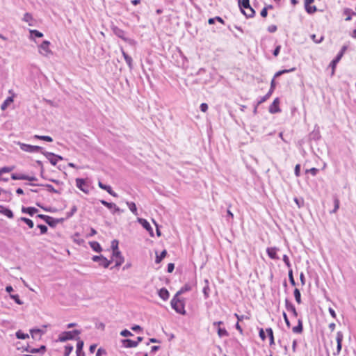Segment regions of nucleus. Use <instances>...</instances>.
Wrapping results in <instances>:
<instances>
[{
	"mask_svg": "<svg viewBox=\"0 0 356 356\" xmlns=\"http://www.w3.org/2000/svg\"><path fill=\"white\" fill-rule=\"evenodd\" d=\"M280 99L279 98H275L273 103L269 106V112L270 113H277L281 111L280 106Z\"/></svg>",
	"mask_w": 356,
	"mask_h": 356,
	"instance_id": "nucleus-7",
	"label": "nucleus"
},
{
	"mask_svg": "<svg viewBox=\"0 0 356 356\" xmlns=\"http://www.w3.org/2000/svg\"><path fill=\"white\" fill-rule=\"evenodd\" d=\"M73 346H71V345H67L65 347V353H64V356H69L70 354L72 353V351L73 350Z\"/></svg>",
	"mask_w": 356,
	"mask_h": 356,
	"instance_id": "nucleus-43",
	"label": "nucleus"
},
{
	"mask_svg": "<svg viewBox=\"0 0 356 356\" xmlns=\"http://www.w3.org/2000/svg\"><path fill=\"white\" fill-rule=\"evenodd\" d=\"M38 210L35 207H24L22 208V212L24 213H28L31 216H33L35 213H36Z\"/></svg>",
	"mask_w": 356,
	"mask_h": 356,
	"instance_id": "nucleus-20",
	"label": "nucleus"
},
{
	"mask_svg": "<svg viewBox=\"0 0 356 356\" xmlns=\"http://www.w3.org/2000/svg\"><path fill=\"white\" fill-rule=\"evenodd\" d=\"M218 334L220 337H227L229 335V333L225 329L218 327Z\"/></svg>",
	"mask_w": 356,
	"mask_h": 356,
	"instance_id": "nucleus-39",
	"label": "nucleus"
},
{
	"mask_svg": "<svg viewBox=\"0 0 356 356\" xmlns=\"http://www.w3.org/2000/svg\"><path fill=\"white\" fill-rule=\"evenodd\" d=\"M268 15V8H264L261 11V16L266 17Z\"/></svg>",
	"mask_w": 356,
	"mask_h": 356,
	"instance_id": "nucleus-64",
	"label": "nucleus"
},
{
	"mask_svg": "<svg viewBox=\"0 0 356 356\" xmlns=\"http://www.w3.org/2000/svg\"><path fill=\"white\" fill-rule=\"evenodd\" d=\"M13 101V97H8V98L5 100V102L1 104V108L2 110H5V109L7 108L8 104L9 103L12 102Z\"/></svg>",
	"mask_w": 356,
	"mask_h": 356,
	"instance_id": "nucleus-41",
	"label": "nucleus"
},
{
	"mask_svg": "<svg viewBox=\"0 0 356 356\" xmlns=\"http://www.w3.org/2000/svg\"><path fill=\"white\" fill-rule=\"evenodd\" d=\"M127 204L129 207V209H130V211L136 216L138 215V212H137V208H136V205L134 202H127Z\"/></svg>",
	"mask_w": 356,
	"mask_h": 356,
	"instance_id": "nucleus-28",
	"label": "nucleus"
},
{
	"mask_svg": "<svg viewBox=\"0 0 356 356\" xmlns=\"http://www.w3.org/2000/svg\"><path fill=\"white\" fill-rule=\"evenodd\" d=\"M283 261L285 263V264L287 266V267H289V268L291 267V263H290L289 259L287 255L284 254L283 256Z\"/></svg>",
	"mask_w": 356,
	"mask_h": 356,
	"instance_id": "nucleus-57",
	"label": "nucleus"
},
{
	"mask_svg": "<svg viewBox=\"0 0 356 356\" xmlns=\"http://www.w3.org/2000/svg\"><path fill=\"white\" fill-rule=\"evenodd\" d=\"M292 330L294 333L300 334L302 332L303 327H302V322L301 319H298V325L293 327Z\"/></svg>",
	"mask_w": 356,
	"mask_h": 356,
	"instance_id": "nucleus-25",
	"label": "nucleus"
},
{
	"mask_svg": "<svg viewBox=\"0 0 356 356\" xmlns=\"http://www.w3.org/2000/svg\"><path fill=\"white\" fill-rule=\"evenodd\" d=\"M159 296L163 300H166L169 298V292L165 288H162L159 291Z\"/></svg>",
	"mask_w": 356,
	"mask_h": 356,
	"instance_id": "nucleus-22",
	"label": "nucleus"
},
{
	"mask_svg": "<svg viewBox=\"0 0 356 356\" xmlns=\"http://www.w3.org/2000/svg\"><path fill=\"white\" fill-rule=\"evenodd\" d=\"M19 147H20V149L24 152H40L42 153V147H40V146H37V145H28V144H25V143H18Z\"/></svg>",
	"mask_w": 356,
	"mask_h": 356,
	"instance_id": "nucleus-3",
	"label": "nucleus"
},
{
	"mask_svg": "<svg viewBox=\"0 0 356 356\" xmlns=\"http://www.w3.org/2000/svg\"><path fill=\"white\" fill-rule=\"evenodd\" d=\"M92 259L93 261L99 262V265L104 268H108L110 264L111 263V261L108 260L106 257H104L102 255L93 256Z\"/></svg>",
	"mask_w": 356,
	"mask_h": 356,
	"instance_id": "nucleus-6",
	"label": "nucleus"
},
{
	"mask_svg": "<svg viewBox=\"0 0 356 356\" xmlns=\"http://www.w3.org/2000/svg\"><path fill=\"white\" fill-rule=\"evenodd\" d=\"M50 42L47 40H44L39 46L40 53L44 56H48L52 54V51L49 49Z\"/></svg>",
	"mask_w": 356,
	"mask_h": 356,
	"instance_id": "nucleus-5",
	"label": "nucleus"
},
{
	"mask_svg": "<svg viewBox=\"0 0 356 356\" xmlns=\"http://www.w3.org/2000/svg\"><path fill=\"white\" fill-rule=\"evenodd\" d=\"M100 202L108 209H112L113 207H115V204L108 202L104 200H100Z\"/></svg>",
	"mask_w": 356,
	"mask_h": 356,
	"instance_id": "nucleus-50",
	"label": "nucleus"
},
{
	"mask_svg": "<svg viewBox=\"0 0 356 356\" xmlns=\"http://www.w3.org/2000/svg\"><path fill=\"white\" fill-rule=\"evenodd\" d=\"M311 38L312 39V40L314 42L318 44V43H321L323 40L324 37H323V35H321L319 38H317L315 34H312L311 35Z\"/></svg>",
	"mask_w": 356,
	"mask_h": 356,
	"instance_id": "nucleus-40",
	"label": "nucleus"
},
{
	"mask_svg": "<svg viewBox=\"0 0 356 356\" xmlns=\"http://www.w3.org/2000/svg\"><path fill=\"white\" fill-rule=\"evenodd\" d=\"M191 290V286L189 284H186L184 286H182L175 294L176 296H179L182 293H184L187 291Z\"/></svg>",
	"mask_w": 356,
	"mask_h": 356,
	"instance_id": "nucleus-24",
	"label": "nucleus"
},
{
	"mask_svg": "<svg viewBox=\"0 0 356 356\" xmlns=\"http://www.w3.org/2000/svg\"><path fill=\"white\" fill-rule=\"evenodd\" d=\"M90 245L91 247V248L97 252H100L102 251V247L100 245V244L97 242V241H92V242H90Z\"/></svg>",
	"mask_w": 356,
	"mask_h": 356,
	"instance_id": "nucleus-27",
	"label": "nucleus"
},
{
	"mask_svg": "<svg viewBox=\"0 0 356 356\" xmlns=\"http://www.w3.org/2000/svg\"><path fill=\"white\" fill-rule=\"evenodd\" d=\"M171 306L177 313L181 314H186L183 300L179 298L178 296H175L171 300Z\"/></svg>",
	"mask_w": 356,
	"mask_h": 356,
	"instance_id": "nucleus-2",
	"label": "nucleus"
},
{
	"mask_svg": "<svg viewBox=\"0 0 356 356\" xmlns=\"http://www.w3.org/2000/svg\"><path fill=\"white\" fill-rule=\"evenodd\" d=\"M98 186L100 188L103 189V190H105L110 195H111L113 197H118V194L116 193H115L111 187L110 186H108V185H105L101 181H99L98 183Z\"/></svg>",
	"mask_w": 356,
	"mask_h": 356,
	"instance_id": "nucleus-13",
	"label": "nucleus"
},
{
	"mask_svg": "<svg viewBox=\"0 0 356 356\" xmlns=\"http://www.w3.org/2000/svg\"><path fill=\"white\" fill-rule=\"evenodd\" d=\"M120 334L123 337H129V336H132L133 334L129 331L128 330H122L121 332H120Z\"/></svg>",
	"mask_w": 356,
	"mask_h": 356,
	"instance_id": "nucleus-56",
	"label": "nucleus"
},
{
	"mask_svg": "<svg viewBox=\"0 0 356 356\" xmlns=\"http://www.w3.org/2000/svg\"><path fill=\"white\" fill-rule=\"evenodd\" d=\"M64 218L55 219L49 216V220H47L45 222L47 223L50 227H55L58 223L62 222Z\"/></svg>",
	"mask_w": 356,
	"mask_h": 356,
	"instance_id": "nucleus-19",
	"label": "nucleus"
},
{
	"mask_svg": "<svg viewBox=\"0 0 356 356\" xmlns=\"http://www.w3.org/2000/svg\"><path fill=\"white\" fill-rule=\"evenodd\" d=\"M86 184V181L83 179L81 178H76V186L78 188H79L81 191L87 193V191L83 188V186Z\"/></svg>",
	"mask_w": 356,
	"mask_h": 356,
	"instance_id": "nucleus-23",
	"label": "nucleus"
},
{
	"mask_svg": "<svg viewBox=\"0 0 356 356\" xmlns=\"http://www.w3.org/2000/svg\"><path fill=\"white\" fill-rule=\"evenodd\" d=\"M22 19H23V21L28 22L30 26L32 25L31 22H33V19L31 14H30L29 13H26L24 15Z\"/></svg>",
	"mask_w": 356,
	"mask_h": 356,
	"instance_id": "nucleus-30",
	"label": "nucleus"
},
{
	"mask_svg": "<svg viewBox=\"0 0 356 356\" xmlns=\"http://www.w3.org/2000/svg\"><path fill=\"white\" fill-rule=\"evenodd\" d=\"M38 227L40 229V233L44 234L47 232V227L44 225H38Z\"/></svg>",
	"mask_w": 356,
	"mask_h": 356,
	"instance_id": "nucleus-53",
	"label": "nucleus"
},
{
	"mask_svg": "<svg viewBox=\"0 0 356 356\" xmlns=\"http://www.w3.org/2000/svg\"><path fill=\"white\" fill-rule=\"evenodd\" d=\"M238 3L242 13L247 17H252L254 15L255 11L250 6L249 0H239Z\"/></svg>",
	"mask_w": 356,
	"mask_h": 356,
	"instance_id": "nucleus-1",
	"label": "nucleus"
},
{
	"mask_svg": "<svg viewBox=\"0 0 356 356\" xmlns=\"http://www.w3.org/2000/svg\"><path fill=\"white\" fill-rule=\"evenodd\" d=\"M314 1V0H305V10L308 13L312 14L316 11V8L315 6H309V4L312 3Z\"/></svg>",
	"mask_w": 356,
	"mask_h": 356,
	"instance_id": "nucleus-14",
	"label": "nucleus"
},
{
	"mask_svg": "<svg viewBox=\"0 0 356 356\" xmlns=\"http://www.w3.org/2000/svg\"><path fill=\"white\" fill-rule=\"evenodd\" d=\"M343 13L347 15V17L346 18V21H350L351 19V9L350 8H346L343 11Z\"/></svg>",
	"mask_w": 356,
	"mask_h": 356,
	"instance_id": "nucleus-52",
	"label": "nucleus"
},
{
	"mask_svg": "<svg viewBox=\"0 0 356 356\" xmlns=\"http://www.w3.org/2000/svg\"><path fill=\"white\" fill-rule=\"evenodd\" d=\"M294 173L296 177H299L300 175V165L297 164L295 166Z\"/></svg>",
	"mask_w": 356,
	"mask_h": 356,
	"instance_id": "nucleus-55",
	"label": "nucleus"
},
{
	"mask_svg": "<svg viewBox=\"0 0 356 356\" xmlns=\"http://www.w3.org/2000/svg\"><path fill=\"white\" fill-rule=\"evenodd\" d=\"M43 186H45L47 188L48 191L51 193H60V192L58 190L55 189L51 184H45Z\"/></svg>",
	"mask_w": 356,
	"mask_h": 356,
	"instance_id": "nucleus-47",
	"label": "nucleus"
},
{
	"mask_svg": "<svg viewBox=\"0 0 356 356\" xmlns=\"http://www.w3.org/2000/svg\"><path fill=\"white\" fill-rule=\"evenodd\" d=\"M76 211H77V207H76V206L74 205L72 207L70 211L67 213L66 218H69L72 217L74 214V213L76 212Z\"/></svg>",
	"mask_w": 356,
	"mask_h": 356,
	"instance_id": "nucleus-44",
	"label": "nucleus"
},
{
	"mask_svg": "<svg viewBox=\"0 0 356 356\" xmlns=\"http://www.w3.org/2000/svg\"><path fill=\"white\" fill-rule=\"evenodd\" d=\"M278 249L275 247L268 248L266 250L267 254L270 258L273 259H278L279 257L277 255Z\"/></svg>",
	"mask_w": 356,
	"mask_h": 356,
	"instance_id": "nucleus-15",
	"label": "nucleus"
},
{
	"mask_svg": "<svg viewBox=\"0 0 356 356\" xmlns=\"http://www.w3.org/2000/svg\"><path fill=\"white\" fill-rule=\"evenodd\" d=\"M334 208L331 211V213H336L337 211L339 209V200L338 199L336 198L334 200Z\"/></svg>",
	"mask_w": 356,
	"mask_h": 356,
	"instance_id": "nucleus-54",
	"label": "nucleus"
},
{
	"mask_svg": "<svg viewBox=\"0 0 356 356\" xmlns=\"http://www.w3.org/2000/svg\"><path fill=\"white\" fill-rule=\"evenodd\" d=\"M318 171V170L316 168H312L307 170V172H309L314 176L317 174Z\"/></svg>",
	"mask_w": 356,
	"mask_h": 356,
	"instance_id": "nucleus-63",
	"label": "nucleus"
},
{
	"mask_svg": "<svg viewBox=\"0 0 356 356\" xmlns=\"http://www.w3.org/2000/svg\"><path fill=\"white\" fill-rule=\"evenodd\" d=\"M113 257L115 261L116 267L120 266L124 261V257L120 251L113 252Z\"/></svg>",
	"mask_w": 356,
	"mask_h": 356,
	"instance_id": "nucleus-10",
	"label": "nucleus"
},
{
	"mask_svg": "<svg viewBox=\"0 0 356 356\" xmlns=\"http://www.w3.org/2000/svg\"><path fill=\"white\" fill-rule=\"evenodd\" d=\"M112 30L116 36L122 38L124 41L127 40V38L125 37V35H126L125 32L123 30H122L121 29H120L117 26H113L112 28Z\"/></svg>",
	"mask_w": 356,
	"mask_h": 356,
	"instance_id": "nucleus-12",
	"label": "nucleus"
},
{
	"mask_svg": "<svg viewBox=\"0 0 356 356\" xmlns=\"http://www.w3.org/2000/svg\"><path fill=\"white\" fill-rule=\"evenodd\" d=\"M200 108L201 111L206 112L208 110V105L206 103H202Z\"/></svg>",
	"mask_w": 356,
	"mask_h": 356,
	"instance_id": "nucleus-61",
	"label": "nucleus"
},
{
	"mask_svg": "<svg viewBox=\"0 0 356 356\" xmlns=\"http://www.w3.org/2000/svg\"><path fill=\"white\" fill-rule=\"evenodd\" d=\"M30 332H31V334L32 335V337L34 338V336H35V334L42 333V332L40 329H31L30 330Z\"/></svg>",
	"mask_w": 356,
	"mask_h": 356,
	"instance_id": "nucleus-58",
	"label": "nucleus"
},
{
	"mask_svg": "<svg viewBox=\"0 0 356 356\" xmlns=\"http://www.w3.org/2000/svg\"><path fill=\"white\" fill-rule=\"evenodd\" d=\"M268 31L270 33H274L277 31V26L275 25H270L268 27Z\"/></svg>",
	"mask_w": 356,
	"mask_h": 356,
	"instance_id": "nucleus-62",
	"label": "nucleus"
},
{
	"mask_svg": "<svg viewBox=\"0 0 356 356\" xmlns=\"http://www.w3.org/2000/svg\"><path fill=\"white\" fill-rule=\"evenodd\" d=\"M270 339V345H272L274 343V337H273V330L269 327L266 330Z\"/></svg>",
	"mask_w": 356,
	"mask_h": 356,
	"instance_id": "nucleus-37",
	"label": "nucleus"
},
{
	"mask_svg": "<svg viewBox=\"0 0 356 356\" xmlns=\"http://www.w3.org/2000/svg\"><path fill=\"white\" fill-rule=\"evenodd\" d=\"M166 254L167 251L165 250H163L161 252L160 255L156 254L155 262L156 264H159L162 261V259L166 256Z\"/></svg>",
	"mask_w": 356,
	"mask_h": 356,
	"instance_id": "nucleus-31",
	"label": "nucleus"
},
{
	"mask_svg": "<svg viewBox=\"0 0 356 356\" xmlns=\"http://www.w3.org/2000/svg\"><path fill=\"white\" fill-rule=\"evenodd\" d=\"M10 296V298H11L13 300H15V302L17 304H18V305H22V304H23V302L20 300L19 296L17 294H15V295L11 294Z\"/></svg>",
	"mask_w": 356,
	"mask_h": 356,
	"instance_id": "nucleus-42",
	"label": "nucleus"
},
{
	"mask_svg": "<svg viewBox=\"0 0 356 356\" xmlns=\"http://www.w3.org/2000/svg\"><path fill=\"white\" fill-rule=\"evenodd\" d=\"M19 220L24 222L30 228H33L34 226L33 222L26 217H21Z\"/></svg>",
	"mask_w": 356,
	"mask_h": 356,
	"instance_id": "nucleus-36",
	"label": "nucleus"
},
{
	"mask_svg": "<svg viewBox=\"0 0 356 356\" xmlns=\"http://www.w3.org/2000/svg\"><path fill=\"white\" fill-rule=\"evenodd\" d=\"M76 340H77L76 353H85L83 351V341L79 337L76 338Z\"/></svg>",
	"mask_w": 356,
	"mask_h": 356,
	"instance_id": "nucleus-26",
	"label": "nucleus"
},
{
	"mask_svg": "<svg viewBox=\"0 0 356 356\" xmlns=\"http://www.w3.org/2000/svg\"><path fill=\"white\" fill-rule=\"evenodd\" d=\"M30 33L32 35H34L37 38H42L43 36V33L37 30H31Z\"/></svg>",
	"mask_w": 356,
	"mask_h": 356,
	"instance_id": "nucleus-51",
	"label": "nucleus"
},
{
	"mask_svg": "<svg viewBox=\"0 0 356 356\" xmlns=\"http://www.w3.org/2000/svg\"><path fill=\"white\" fill-rule=\"evenodd\" d=\"M343 333L341 332H338L337 333V337H336V340H337V351L335 353H334V355H339L341 350V343L343 341Z\"/></svg>",
	"mask_w": 356,
	"mask_h": 356,
	"instance_id": "nucleus-8",
	"label": "nucleus"
},
{
	"mask_svg": "<svg viewBox=\"0 0 356 356\" xmlns=\"http://www.w3.org/2000/svg\"><path fill=\"white\" fill-rule=\"evenodd\" d=\"M289 279L291 284L292 286H296V282L294 280L293 276V270L290 269L289 270Z\"/></svg>",
	"mask_w": 356,
	"mask_h": 356,
	"instance_id": "nucleus-48",
	"label": "nucleus"
},
{
	"mask_svg": "<svg viewBox=\"0 0 356 356\" xmlns=\"http://www.w3.org/2000/svg\"><path fill=\"white\" fill-rule=\"evenodd\" d=\"M294 202L296 203V204H297L298 208H300V207H303V205H304V200H303V198L295 197L294 198Z\"/></svg>",
	"mask_w": 356,
	"mask_h": 356,
	"instance_id": "nucleus-46",
	"label": "nucleus"
},
{
	"mask_svg": "<svg viewBox=\"0 0 356 356\" xmlns=\"http://www.w3.org/2000/svg\"><path fill=\"white\" fill-rule=\"evenodd\" d=\"M295 70H296V68L293 67V68H291L289 70H283L278 71L277 72L275 73L273 79H275L276 77H278V76H280L282 74H284L285 73H289V72H293Z\"/></svg>",
	"mask_w": 356,
	"mask_h": 356,
	"instance_id": "nucleus-33",
	"label": "nucleus"
},
{
	"mask_svg": "<svg viewBox=\"0 0 356 356\" xmlns=\"http://www.w3.org/2000/svg\"><path fill=\"white\" fill-rule=\"evenodd\" d=\"M11 178L14 180H24L25 175L13 173L11 175Z\"/></svg>",
	"mask_w": 356,
	"mask_h": 356,
	"instance_id": "nucleus-38",
	"label": "nucleus"
},
{
	"mask_svg": "<svg viewBox=\"0 0 356 356\" xmlns=\"http://www.w3.org/2000/svg\"><path fill=\"white\" fill-rule=\"evenodd\" d=\"M127 65H129V68H132V58L131 56H128L127 58L124 59Z\"/></svg>",
	"mask_w": 356,
	"mask_h": 356,
	"instance_id": "nucleus-59",
	"label": "nucleus"
},
{
	"mask_svg": "<svg viewBox=\"0 0 356 356\" xmlns=\"http://www.w3.org/2000/svg\"><path fill=\"white\" fill-rule=\"evenodd\" d=\"M272 92H273L269 90L268 92L266 95H265L264 97H262L261 98V99L258 102L257 104H260L266 102L270 97Z\"/></svg>",
	"mask_w": 356,
	"mask_h": 356,
	"instance_id": "nucleus-45",
	"label": "nucleus"
},
{
	"mask_svg": "<svg viewBox=\"0 0 356 356\" xmlns=\"http://www.w3.org/2000/svg\"><path fill=\"white\" fill-rule=\"evenodd\" d=\"M33 138H35V139L42 140L47 141V142H52L53 141V138L49 136L34 135L33 136Z\"/></svg>",
	"mask_w": 356,
	"mask_h": 356,
	"instance_id": "nucleus-29",
	"label": "nucleus"
},
{
	"mask_svg": "<svg viewBox=\"0 0 356 356\" xmlns=\"http://www.w3.org/2000/svg\"><path fill=\"white\" fill-rule=\"evenodd\" d=\"M42 154L45 156L49 161L51 165H56L58 160H63V158L60 155H56L54 153L49 152H42Z\"/></svg>",
	"mask_w": 356,
	"mask_h": 356,
	"instance_id": "nucleus-4",
	"label": "nucleus"
},
{
	"mask_svg": "<svg viewBox=\"0 0 356 356\" xmlns=\"http://www.w3.org/2000/svg\"><path fill=\"white\" fill-rule=\"evenodd\" d=\"M122 343L124 348H135L138 346V342L131 339H122Z\"/></svg>",
	"mask_w": 356,
	"mask_h": 356,
	"instance_id": "nucleus-18",
	"label": "nucleus"
},
{
	"mask_svg": "<svg viewBox=\"0 0 356 356\" xmlns=\"http://www.w3.org/2000/svg\"><path fill=\"white\" fill-rule=\"evenodd\" d=\"M283 317H284V321L286 323V325H287L288 327H289L291 326L290 321H289V320L287 317V315L285 312H283Z\"/></svg>",
	"mask_w": 356,
	"mask_h": 356,
	"instance_id": "nucleus-60",
	"label": "nucleus"
},
{
	"mask_svg": "<svg viewBox=\"0 0 356 356\" xmlns=\"http://www.w3.org/2000/svg\"><path fill=\"white\" fill-rule=\"evenodd\" d=\"M341 57V54H338L336 58L330 63V67L332 68L331 76L334 74L337 64L339 62Z\"/></svg>",
	"mask_w": 356,
	"mask_h": 356,
	"instance_id": "nucleus-17",
	"label": "nucleus"
},
{
	"mask_svg": "<svg viewBox=\"0 0 356 356\" xmlns=\"http://www.w3.org/2000/svg\"><path fill=\"white\" fill-rule=\"evenodd\" d=\"M294 297L296 299V301L297 303L300 304L301 303V294L300 292V290L297 288L295 289L293 291Z\"/></svg>",
	"mask_w": 356,
	"mask_h": 356,
	"instance_id": "nucleus-32",
	"label": "nucleus"
},
{
	"mask_svg": "<svg viewBox=\"0 0 356 356\" xmlns=\"http://www.w3.org/2000/svg\"><path fill=\"white\" fill-rule=\"evenodd\" d=\"M285 306L288 312H292L294 316H298V312L296 307L288 299L285 300Z\"/></svg>",
	"mask_w": 356,
	"mask_h": 356,
	"instance_id": "nucleus-16",
	"label": "nucleus"
},
{
	"mask_svg": "<svg viewBox=\"0 0 356 356\" xmlns=\"http://www.w3.org/2000/svg\"><path fill=\"white\" fill-rule=\"evenodd\" d=\"M0 213L6 216L9 218H13V213L9 209L5 208L4 207L0 205Z\"/></svg>",
	"mask_w": 356,
	"mask_h": 356,
	"instance_id": "nucleus-21",
	"label": "nucleus"
},
{
	"mask_svg": "<svg viewBox=\"0 0 356 356\" xmlns=\"http://www.w3.org/2000/svg\"><path fill=\"white\" fill-rule=\"evenodd\" d=\"M138 222L152 236H154L153 229L150 224L145 219L138 218Z\"/></svg>",
	"mask_w": 356,
	"mask_h": 356,
	"instance_id": "nucleus-9",
	"label": "nucleus"
},
{
	"mask_svg": "<svg viewBox=\"0 0 356 356\" xmlns=\"http://www.w3.org/2000/svg\"><path fill=\"white\" fill-rule=\"evenodd\" d=\"M16 337L19 339H26L29 337L28 334L23 333L21 330H18L16 334Z\"/></svg>",
	"mask_w": 356,
	"mask_h": 356,
	"instance_id": "nucleus-35",
	"label": "nucleus"
},
{
	"mask_svg": "<svg viewBox=\"0 0 356 356\" xmlns=\"http://www.w3.org/2000/svg\"><path fill=\"white\" fill-rule=\"evenodd\" d=\"M204 282H205L206 285L203 288V293L205 296V298H207L209 297L210 289H209V281L207 280H205Z\"/></svg>",
	"mask_w": 356,
	"mask_h": 356,
	"instance_id": "nucleus-34",
	"label": "nucleus"
},
{
	"mask_svg": "<svg viewBox=\"0 0 356 356\" xmlns=\"http://www.w3.org/2000/svg\"><path fill=\"white\" fill-rule=\"evenodd\" d=\"M74 337L72 335V332H62L59 337L58 341L60 342H65L67 340L74 339Z\"/></svg>",
	"mask_w": 356,
	"mask_h": 356,
	"instance_id": "nucleus-11",
	"label": "nucleus"
},
{
	"mask_svg": "<svg viewBox=\"0 0 356 356\" xmlns=\"http://www.w3.org/2000/svg\"><path fill=\"white\" fill-rule=\"evenodd\" d=\"M111 248L113 249V252L118 250V241L117 240H113L111 242Z\"/></svg>",
	"mask_w": 356,
	"mask_h": 356,
	"instance_id": "nucleus-49",
	"label": "nucleus"
}]
</instances>
